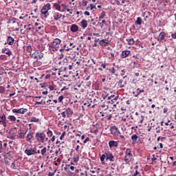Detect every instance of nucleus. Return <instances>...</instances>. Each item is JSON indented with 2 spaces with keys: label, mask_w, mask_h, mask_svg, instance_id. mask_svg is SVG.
Returning <instances> with one entry per match:
<instances>
[{
  "label": "nucleus",
  "mask_w": 176,
  "mask_h": 176,
  "mask_svg": "<svg viewBox=\"0 0 176 176\" xmlns=\"http://www.w3.org/2000/svg\"><path fill=\"white\" fill-rule=\"evenodd\" d=\"M60 45H61V39L58 38H54L47 44L48 50L51 54H54L56 52L60 50Z\"/></svg>",
  "instance_id": "obj_1"
},
{
  "label": "nucleus",
  "mask_w": 176,
  "mask_h": 176,
  "mask_svg": "<svg viewBox=\"0 0 176 176\" xmlns=\"http://www.w3.org/2000/svg\"><path fill=\"white\" fill-rule=\"evenodd\" d=\"M100 160L102 166H104L105 160L106 162H115V156L110 151H104L102 155L100 154Z\"/></svg>",
  "instance_id": "obj_2"
},
{
  "label": "nucleus",
  "mask_w": 176,
  "mask_h": 176,
  "mask_svg": "<svg viewBox=\"0 0 176 176\" xmlns=\"http://www.w3.org/2000/svg\"><path fill=\"white\" fill-rule=\"evenodd\" d=\"M35 138L36 141H38V142H41V144H45V142H47V141H49V138L46 137V134H45V132H36Z\"/></svg>",
  "instance_id": "obj_3"
},
{
  "label": "nucleus",
  "mask_w": 176,
  "mask_h": 176,
  "mask_svg": "<svg viewBox=\"0 0 176 176\" xmlns=\"http://www.w3.org/2000/svg\"><path fill=\"white\" fill-rule=\"evenodd\" d=\"M134 160V156H133V150L131 148H126L124 151V162L126 164H129L131 162Z\"/></svg>",
  "instance_id": "obj_4"
},
{
  "label": "nucleus",
  "mask_w": 176,
  "mask_h": 176,
  "mask_svg": "<svg viewBox=\"0 0 176 176\" xmlns=\"http://www.w3.org/2000/svg\"><path fill=\"white\" fill-rule=\"evenodd\" d=\"M52 9V4L50 3H47L45 6H43L41 13L44 16L45 19H47L49 16V10Z\"/></svg>",
  "instance_id": "obj_5"
},
{
  "label": "nucleus",
  "mask_w": 176,
  "mask_h": 176,
  "mask_svg": "<svg viewBox=\"0 0 176 176\" xmlns=\"http://www.w3.org/2000/svg\"><path fill=\"white\" fill-rule=\"evenodd\" d=\"M60 115L62 116V118L65 119L66 118H72V115H74V111L71 108L68 107L65 109V111H63Z\"/></svg>",
  "instance_id": "obj_6"
},
{
  "label": "nucleus",
  "mask_w": 176,
  "mask_h": 176,
  "mask_svg": "<svg viewBox=\"0 0 176 176\" xmlns=\"http://www.w3.org/2000/svg\"><path fill=\"white\" fill-rule=\"evenodd\" d=\"M24 153L27 155V156H32L34 155H36V150L34 147L27 146L24 151Z\"/></svg>",
  "instance_id": "obj_7"
},
{
  "label": "nucleus",
  "mask_w": 176,
  "mask_h": 176,
  "mask_svg": "<svg viewBox=\"0 0 176 176\" xmlns=\"http://www.w3.org/2000/svg\"><path fill=\"white\" fill-rule=\"evenodd\" d=\"M60 63H61L62 64H63V65H65V67H63L64 71H67V69H72L74 63H72L71 62H68V59L65 58L62 62H60Z\"/></svg>",
  "instance_id": "obj_8"
},
{
  "label": "nucleus",
  "mask_w": 176,
  "mask_h": 176,
  "mask_svg": "<svg viewBox=\"0 0 176 176\" xmlns=\"http://www.w3.org/2000/svg\"><path fill=\"white\" fill-rule=\"evenodd\" d=\"M108 96V98L107 99L108 100H110V101H109V102H111L113 107H116V101H118V98H119V96H116V95H114V94H111V96H109V94H107Z\"/></svg>",
  "instance_id": "obj_9"
},
{
  "label": "nucleus",
  "mask_w": 176,
  "mask_h": 176,
  "mask_svg": "<svg viewBox=\"0 0 176 176\" xmlns=\"http://www.w3.org/2000/svg\"><path fill=\"white\" fill-rule=\"evenodd\" d=\"M110 133L113 137H117L119 134H121L120 131H119L116 126H111L110 127Z\"/></svg>",
  "instance_id": "obj_10"
},
{
  "label": "nucleus",
  "mask_w": 176,
  "mask_h": 176,
  "mask_svg": "<svg viewBox=\"0 0 176 176\" xmlns=\"http://www.w3.org/2000/svg\"><path fill=\"white\" fill-rule=\"evenodd\" d=\"M43 53L41 52H34L32 54V58H33V60H36V61H37V60H42V58H43Z\"/></svg>",
  "instance_id": "obj_11"
},
{
  "label": "nucleus",
  "mask_w": 176,
  "mask_h": 176,
  "mask_svg": "<svg viewBox=\"0 0 176 176\" xmlns=\"http://www.w3.org/2000/svg\"><path fill=\"white\" fill-rule=\"evenodd\" d=\"M12 113H19L20 115H24L28 112V109L20 108V109H13L12 110Z\"/></svg>",
  "instance_id": "obj_12"
},
{
  "label": "nucleus",
  "mask_w": 176,
  "mask_h": 176,
  "mask_svg": "<svg viewBox=\"0 0 176 176\" xmlns=\"http://www.w3.org/2000/svg\"><path fill=\"white\" fill-rule=\"evenodd\" d=\"M52 17L54 21H60L61 17H63V14L57 12H52Z\"/></svg>",
  "instance_id": "obj_13"
},
{
  "label": "nucleus",
  "mask_w": 176,
  "mask_h": 176,
  "mask_svg": "<svg viewBox=\"0 0 176 176\" xmlns=\"http://www.w3.org/2000/svg\"><path fill=\"white\" fill-rule=\"evenodd\" d=\"M0 124L3 126V127H7L8 126V122L6 121V116H5L4 113H3L0 116Z\"/></svg>",
  "instance_id": "obj_14"
},
{
  "label": "nucleus",
  "mask_w": 176,
  "mask_h": 176,
  "mask_svg": "<svg viewBox=\"0 0 176 176\" xmlns=\"http://www.w3.org/2000/svg\"><path fill=\"white\" fill-rule=\"evenodd\" d=\"M9 45L10 46H13L14 45V38L12 36H8L6 38V45Z\"/></svg>",
  "instance_id": "obj_15"
},
{
  "label": "nucleus",
  "mask_w": 176,
  "mask_h": 176,
  "mask_svg": "<svg viewBox=\"0 0 176 176\" xmlns=\"http://www.w3.org/2000/svg\"><path fill=\"white\" fill-rule=\"evenodd\" d=\"M127 78V76H124L123 77V79H120L118 82V85L119 86V87H120V89H122V87H124V86H126L127 81L124 80V78Z\"/></svg>",
  "instance_id": "obj_16"
},
{
  "label": "nucleus",
  "mask_w": 176,
  "mask_h": 176,
  "mask_svg": "<svg viewBox=\"0 0 176 176\" xmlns=\"http://www.w3.org/2000/svg\"><path fill=\"white\" fill-rule=\"evenodd\" d=\"M99 45L102 46V47H107L109 45V40L108 39H102L99 41Z\"/></svg>",
  "instance_id": "obj_17"
},
{
  "label": "nucleus",
  "mask_w": 176,
  "mask_h": 176,
  "mask_svg": "<svg viewBox=\"0 0 176 176\" xmlns=\"http://www.w3.org/2000/svg\"><path fill=\"white\" fill-rule=\"evenodd\" d=\"M118 145H119V143L118 142V141L110 140L109 142V148H118Z\"/></svg>",
  "instance_id": "obj_18"
},
{
  "label": "nucleus",
  "mask_w": 176,
  "mask_h": 176,
  "mask_svg": "<svg viewBox=\"0 0 176 176\" xmlns=\"http://www.w3.org/2000/svg\"><path fill=\"white\" fill-rule=\"evenodd\" d=\"M71 32H78L79 31V26L76 24H72L70 26Z\"/></svg>",
  "instance_id": "obj_19"
},
{
  "label": "nucleus",
  "mask_w": 176,
  "mask_h": 176,
  "mask_svg": "<svg viewBox=\"0 0 176 176\" xmlns=\"http://www.w3.org/2000/svg\"><path fill=\"white\" fill-rule=\"evenodd\" d=\"M166 38V32H161L157 37V41L159 42H162V41H164V38Z\"/></svg>",
  "instance_id": "obj_20"
},
{
  "label": "nucleus",
  "mask_w": 176,
  "mask_h": 176,
  "mask_svg": "<svg viewBox=\"0 0 176 176\" xmlns=\"http://www.w3.org/2000/svg\"><path fill=\"white\" fill-rule=\"evenodd\" d=\"M34 138V132L30 131L26 136L27 142H31V140Z\"/></svg>",
  "instance_id": "obj_21"
},
{
  "label": "nucleus",
  "mask_w": 176,
  "mask_h": 176,
  "mask_svg": "<svg viewBox=\"0 0 176 176\" xmlns=\"http://www.w3.org/2000/svg\"><path fill=\"white\" fill-rule=\"evenodd\" d=\"M138 135L137 134H133L131 135V140H132V144H138Z\"/></svg>",
  "instance_id": "obj_22"
},
{
  "label": "nucleus",
  "mask_w": 176,
  "mask_h": 176,
  "mask_svg": "<svg viewBox=\"0 0 176 176\" xmlns=\"http://www.w3.org/2000/svg\"><path fill=\"white\" fill-rule=\"evenodd\" d=\"M2 53H4L5 54H8V57H10L13 54L12 51L8 48H4L2 50Z\"/></svg>",
  "instance_id": "obj_23"
},
{
  "label": "nucleus",
  "mask_w": 176,
  "mask_h": 176,
  "mask_svg": "<svg viewBox=\"0 0 176 176\" xmlns=\"http://www.w3.org/2000/svg\"><path fill=\"white\" fill-rule=\"evenodd\" d=\"M131 53L130 50L122 51L121 53V58H126Z\"/></svg>",
  "instance_id": "obj_24"
},
{
  "label": "nucleus",
  "mask_w": 176,
  "mask_h": 176,
  "mask_svg": "<svg viewBox=\"0 0 176 176\" xmlns=\"http://www.w3.org/2000/svg\"><path fill=\"white\" fill-rule=\"evenodd\" d=\"M116 138H117V140H118L120 142H126V138L123 135L118 134V135L116 137Z\"/></svg>",
  "instance_id": "obj_25"
},
{
  "label": "nucleus",
  "mask_w": 176,
  "mask_h": 176,
  "mask_svg": "<svg viewBox=\"0 0 176 176\" xmlns=\"http://www.w3.org/2000/svg\"><path fill=\"white\" fill-rule=\"evenodd\" d=\"M65 47H67V45H63L62 48L60 49L59 48V52L60 53H65V52H69V50H71L72 49V48H69L68 47L67 48Z\"/></svg>",
  "instance_id": "obj_26"
},
{
  "label": "nucleus",
  "mask_w": 176,
  "mask_h": 176,
  "mask_svg": "<svg viewBox=\"0 0 176 176\" xmlns=\"http://www.w3.org/2000/svg\"><path fill=\"white\" fill-rule=\"evenodd\" d=\"M81 24V27L82 28L85 29V28H87V21H86L85 19H82L80 22Z\"/></svg>",
  "instance_id": "obj_27"
},
{
  "label": "nucleus",
  "mask_w": 176,
  "mask_h": 176,
  "mask_svg": "<svg viewBox=\"0 0 176 176\" xmlns=\"http://www.w3.org/2000/svg\"><path fill=\"white\" fill-rule=\"evenodd\" d=\"M64 171L65 173H67L69 175H72V172L69 170V168L68 166V164H66L65 166L63 168Z\"/></svg>",
  "instance_id": "obj_28"
},
{
  "label": "nucleus",
  "mask_w": 176,
  "mask_h": 176,
  "mask_svg": "<svg viewBox=\"0 0 176 176\" xmlns=\"http://www.w3.org/2000/svg\"><path fill=\"white\" fill-rule=\"evenodd\" d=\"M53 6L56 10H58V12H61V6H59L58 3H54Z\"/></svg>",
  "instance_id": "obj_29"
},
{
  "label": "nucleus",
  "mask_w": 176,
  "mask_h": 176,
  "mask_svg": "<svg viewBox=\"0 0 176 176\" xmlns=\"http://www.w3.org/2000/svg\"><path fill=\"white\" fill-rule=\"evenodd\" d=\"M62 153H63V151H61L60 146H58V147L56 148L55 150V156H58V155H61Z\"/></svg>",
  "instance_id": "obj_30"
},
{
  "label": "nucleus",
  "mask_w": 176,
  "mask_h": 176,
  "mask_svg": "<svg viewBox=\"0 0 176 176\" xmlns=\"http://www.w3.org/2000/svg\"><path fill=\"white\" fill-rule=\"evenodd\" d=\"M126 42H128V45L130 46L134 45L135 43V41H134V38H126Z\"/></svg>",
  "instance_id": "obj_31"
},
{
  "label": "nucleus",
  "mask_w": 176,
  "mask_h": 176,
  "mask_svg": "<svg viewBox=\"0 0 176 176\" xmlns=\"http://www.w3.org/2000/svg\"><path fill=\"white\" fill-rule=\"evenodd\" d=\"M43 25L37 26L36 28V31L41 34V32H43Z\"/></svg>",
  "instance_id": "obj_32"
},
{
  "label": "nucleus",
  "mask_w": 176,
  "mask_h": 176,
  "mask_svg": "<svg viewBox=\"0 0 176 176\" xmlns=\"http://www.w3.org/2000/svg\"><path fill=\"white\" fill-rule=\"evenodd\" d=\"M47 152V148H46V147H43L41 150V153L42 156H46V153Z\"/></svg>",
  "instance_id": "obj_33"
},
{
  "label": "nucleus",
  "mask_w": 176,
  "mask_h": 176,
  "mask_svg": "<svg viewBox=\"0 0 176 176\" xmlns=\"http://www.w3.org/2000/svg\"><path fill=\"white\" fill-rule=\"evenodd\" d=\"M136 93H137V94L135 95V97H138V96H140V93H145V90H144V89H140V88H138V89H136Z\"/></svg>",
  "instance_id": "obj_34"
},
{
  "label": "nucleus",
  "mask_w": 176,
  "mask_h": 176,
  "mask_svg": "<svg viewBox=\"0 0 176 176\" xmlns=\"http://www.w3.org/2000/svg\"><path fill=\"white\" fill-rule=\"evenodd\" d=\"M107 15V12H105V11H102L100 16H99V19L102 20V19H104L105 17V16Z\"/></svg>",
  "instance_id": "obj_35"
},
{
  "label": "nucleus",
  "mask_w": 176,
  "mask_h": 176,
  "mask_svg": "<svg viewBox=\"0 0 176 176\" xmlns=\"http://www.w3.org/2000/svg\"><path fill=\"white\" fill-rule=\"evenodd\" d=\"M135 23L138 25H141L142 24V19L141 17H138Z\"/></svg>",
  "instance_id": "obj_36"
},
{
  "label": "nucleus",
  "mask_w": 176,
  "mask_h": 176,
  "mask_svg": "<svg viewBox=\"0 0 176 176\" xmlns=\"http://www.w3.org/2000/svg\"><path fill=\"white\" fill-rule=\"evenodd\" d=\"M106 114V119H107L108 120H111V119H112V113H110L109 112H107L105 113Z\"/></svg>",
  "instance_id": "obj_37"
},
{
  "label": "nucleus",
  "mask_w": 176,
  "mask_h": 176,
  "mask_svg": "<svg viewBox=\"0 0 176 176\" xmlns=\"http://www.w3.org/2000/svg\"><path fill=\"white\" fill-rule=\"evenodd\" d=\"M49 89H50V91H53V90H56V85H50L49 87Z\"/></svg>",
  "instance_id": "obj_38"
},
{
  "label": "nucleus",
  "mask_w": 176,
  "mask_h": 176,
  "mask_svg": "<svg viewBox=\"0 0 176 176\" xmlns=\"http://www.w3.org/2000/svg\"><path fill=\"white\" fill-rule=\"evenodd\" d=\"M47 135L50 138L53 137V131H52L50 129H48L47 131Z\"/></svg>",
  "instance_id": "obj_39"
},
{
  "label": "nucleus",
  "mask_w": 176,
  "mask_h": 176,
  "mask_svg": "<svg viewBox=\"0 0 176 176\" xmlns=\"http://www.w3.org/2000/svg\"><path fill=\"white\" fill-rule=\"evenodd\" d=\"M109 71L113 75H115V74H116V69H115V67H111V68L109 69Z\"/></svg>",
  "instance_id": "obj_40"
},
{
  "label": "nucleus",
  "mask_w": 176,
  "mask_h": 176,
  "mask_svg": "<svg viewBox=\"0 0 176 176\" xmlns=\"http://www.w3.org/2000/svg\"><path fill=\"white\" fill-rule=\"evenodd\" d=\"M8 119H9V120L11 122H14L16 120V117L14 116H9Z\"/></svg>",
  "instance_id": "obj_41"
},
{
  "label": "nucleus",
  "mask_w": 176,
  "mask_h": 176,
  "mask_svg": "<svg viewBox=\"0 0 176 176\" xmlns=\"http://www.w3.org/2000/svg\"><path fill=\"white\" fill-rule=\"evenodd\" d=\"M68 167H69V170L70 171H74L75 170H76V167H75L71 164H68Z\"/></svg>",
  "instance_id": "obj_42"
},
{
  "label": "nucleus",
  "mask_w": 176,
  "mask_h": 176,
  "mask_svg": "<svg viewBox=\"0 0 176 176\" xmlns=\"http://www.w3.org/2000/svg\"><path fill=\"white\" fill-rule=\"evenodd\" d=\"M30 122H34L35 123H38L39 122V119L36 117H33L31 118Z\"/></svg>",
  "instance_id": "obj_43"
},
{
  "label": "nucleus",
  "mask_w": 176,
  "mask_h": 176,
  "mask_svg": "<svg viewBox=\"0 0 176 176\" xmlns=\"http://www.w3.org/2000/svg\"><path fill=\"white\" fill-rule=\"evenodd\" d=\"M89 6H90V10H94V9L97 10V7L94 4L91 3Z\"/></svg>",
  "instance_id": "obj_44"
},
{
  "label": "nucleus",
  "mask_w": 176,
  "mask_h": 176,
  "mask_svg": "<svg viewBox=\"0 0 176 176\" xmlns=\"http://www.w3.org/2000/svg\"><path fill=\"white\" fill-rule=\"evenodd\" d=\"M78 176H88L87 171L85 170L83 172H80V175H78Z\"/></svg>",
  "instance_id": "obj_45"
},
{
  "label": "nucleus",
  "mask_w": 176,
  "mask_h": 176,
  "mask_svg": "<svg viewBox=\"0 0 176 176\" xmlns=\"http://www.w3.org/2000/svg\"><path fill=\"white\" fill-rule=\"evenodd\" d=\"M62 8H63V10H62V12H65V10H67V8H68V6L65 5V4H61Z\"/></svg>",
  "instance_id": "obj_46"
},
{
  "label": "nucleus",
  "mask_w": 176,
  "mask_h": 176,
  "mask_svg": "<svg viewBox=\"0 0 176 176\" xmlns=\"http://www.w3.org/2000/svg\"><path fill=\"white\" fill-rule=\"evenodd\" d=\"M65 135H67V133H65V131L63 132V133L60 136V140H63L64 139V137H65Z\"/></svg>",
  "instance_id": "obj_47"
},
{
  "label": "nucleus",
  "mask_w": 176,
  "mask_h": 176,
  "mask_svg": "<svg viewBox=\"0 0 176 176\" xmlns=\"http://www.w3.org/2000/svg\"><path fill=\"white\" fill-rule=\"evenodd\" d=\"M107 65H108V63H105L104 62L103 63H101L100 67L103 68V69H105V68H107Z\"/></svg>",
  "instance_id": "obj_48"
},
{
  "label": "nucleus",
  "mask_w": 176,
  "mask_h": 176,
  "mask_svg": "<svg viewBox=\"0 0 176 176\" xmlns=\"http://www.w3.org/2000/svg\"><path fill=\"white\" fill-rule=\"evenodd\" d=\"M56 141V136L53 135L52 136V138L48 141V142H54Z\"/></svg>",
  "instance_id": "obj_49"
},
{
  "label": "nucleus",
  "mask_w": 176,
  "mask_h": 176,
  "mask_svg": "<svg viewBox=\"0 0 176 176\" xmlns=\"http://www.w3.org/2000/svg\"><path fill=\"white\" fill-rule=\"evenodd\" d=\"M5 93V88L2 86H0V94Z\"/></svg>",
  "instance_id": "obj_50"
},
{
  "label": "nucleus",
  "mask_w": 176,
  "mask_h": 176,
  "mask_svg": "<svg viewBox=\"0 0 176 176\" xmlns=\"http://www.w3.org/2000/svg\"><path fill=\"white\" fill-rule=\"evenodd\" d=\"M63 100H64V96H60L58 98V102H63Z\"/></svg>",
  "instance_id": "obj_51"
},
{
  "label": "nucleus",
  "mask_w": 176,
  "mask_h": 176,
  "mask_svg": "<svg viewBox=\"0 0 176 176\" xmlns=\"http://www.w3.org/2000/svg\"><path fill=\"white\" fill-rule=\"evenodd\" d=\"M26 50L28 53H31V52H32V47H31V46H28Z\"/></svg>",
  "instance_id": "obj_52"
},
{
  "label": "nucleus",
  "mask_w": 176,
  "mask_h": 176,
  "mask_svg": "<svg viewBox=\"0 0 176 176\" xmlns=\"http://www.w3.org/2000/svg\"><path fill=\"white\" fill-rule=\"evenodd\" d=\"M73 160L75 163H76V162H79V157H74Z\"/></svg>",
  "instance_id": "obj_53"
},
{
  "label": "nucleus",
  "mask_w": 176,
  "mask_h": 176,
  "mask_svg": "<svg viewBox=\"0 0 176 176\" xmlns=\"http://www.w3.org/2000/svg\"><path fill=\"white\" fill-rule=\"evenodd\" d=\"M82 6H87V1L82 0Z\"/></svg>",
  "instance_id": "obj_54"
},
{
  "label": "nucleus",
  "mask_w": 176,
  "mask_h": 176,
  "mask_svg": "<svg viewBox=\"0 0 176 176\" xmlns=\"http://www.w3.org/2000/svg\"><path fill=\"white\" fill-rule=\"evenodd\" d=\"M64 56H65V54H64V53H60V54L59 55V58H60V60H63V58H64Z\"/></svg>",
  "instance_id": "obj_55"
},
{
  "label": "nucleus",
  "mask_w": 176,
  "mask_h": 176,
  "mask_svg": "<svg viewBox=\"0 0 176 176\" xmlns=\"http://www.w3.org/2000/svg\"><path fill=\"white\" fill-rule=\"evenodd\" d=\"M19 137L20 138H24L25 137V133H21Z\"/></svg>",
  "instance_id": "obj_56"
},
{
  "label": "nucleus",
  "mask_w": 176,
  "mask_h": 176,
  "mask_svg": "<svg viewBox=\"0 0 176 176\" xmlns=\"http://www.w3.org/2000/svg\"><path fill=\"white\" fill-rule=\"evenodd\" d=\"M10 167L12 168V170H16V164H14V163H12Z\"/></svg>",
  "instance_id": "obj_57"
},
{
  "label": "nucleus",
  "mask_w": 176,
  "mask_h": 176,
  "mask_svg": "<svg viewBox=\"0 0 176 176\" xmlns=\"http://www.w3.org/2000/svg\"><path fill=\"white\" fill-rule=\"evenodd\" d=\"M124 74H126V70L124 69L121 70L120 74L122 76H124Z\"/></svg>",
  "instance_id": "obj_58"
},
{
  "label": "nucleus",
  "mask_w": 176,
  "mask_h": 176,
  "mask_svg": "<svg viewBox=\"0 0 176 176\" xmlns=\"http://www.w3.org/2000/svg\"><path fill=\"white\" fill-rule=\"evenodd\" d=\"M80 148V146L77 145L76 147V148H75V150H76L78 153H79V152H80V151H79Z\"/></svg>",
  "instance_id": "obj_59"
},
{
  "label": "nucleus",
  "mask_w": 176,
  "mask_h": 176,
  "mask_svg": "<svg viewBox=\"0 0 176 176\" xmlns=\"http://www.w3.org/2000/svg\"><path fill=\"white\" fill-rule=\"evenodd\" d=\"M89 141H90V138H86V139L84 140V144H86L87 142H89Z\"/></svg>",
  "instance_id": "obj_60"
},
{
  "label": "nucleus",
  "mask_w": 176,
  "mask_h": 176,
  "mask_svg": "<svg viewBox=\"0 0 176 176\" xmlns=\"http://www.w3.org/2000/svg\"><path fill=\"white\" fill-rule=\"evenodd\" d=\"M171 37L173 38V39H176V32L173 34H171Z\"/></svg>",
  "instance_id": "obj_61"
},
{
  "label": "nucleus",
  "mask_w": 176,
  "mask_h": 176,
  "mask_svg": "<svg viewBox=\"0 0 176 176\" xmlns=\"http://www.w3.org/2000/svg\"><path fill=\"white\" fill-rule=\"evenodd\" d=\"M58 126L60 127V126H64V123L61 121H58Z\"/></svg>",
  "instance_id": "obj_62"
},
{
  "label": "nucleus",
  "mask_w": 176,
  "mask_h": 176,
  "mask_svg": "<svg viewBox=\"0 0 176 176\" xmlns=\"http://www.w3.org/2000/svg\"><path fill=\"white\" fill-rule=\"evenodd\" d=\"M94 134H96V135H97V134H98V129L96 128V129H94Z\"/></svg>",
  "instance_id": "obj_63"
},
{
  "label": "nucleus",
  "mask_w": 176,
  "mask_h": 176,
  "mask_svg": "<svg viewBox=\"0 0 176 176\" xmlns=\"http://www.w3.org/2000/svg\"><path fill=\"white\" fill-rule=\"evenodd\" d=\"M84 14H85V16H90V12H89L88 11H85V12H84Z\"/></svg>",
  "instance_id": "obj_64"
}]
</instances>
